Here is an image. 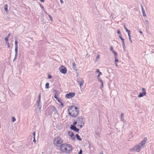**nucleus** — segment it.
I'll return each instance as SVG.
<instances>
[{
  "label": "nucleus",
  "mask_w": 154,
  "mask_h": 154,
  "mask_svg": "<svg viewBox=\"0 0 154 154\" xmlns=\"http://www.w3.org/2000/svg\"><path fill=\"white\" fill-rule=\"evenodd\" d=\"M147 141L146 137L144 138L139 143L134 146L133 148L130 149L132 152H139L145 146V144Z\"/></svg>",
  "instance_id": "1"
},
{
  "label": "nucleus",
  "mask_w": 154,
  "mask_h": 154,
  "mask_svg": "<svg viewBox=\"0 0 154 154\" xmlns=\"http://www.w3.org/2000/svg\"><path fill=\"white\" fill-rule=\"evenodd\" d=\"M60 150L62 153L68 154L72 152L73 148L70 144L64 143L61 145Z\"/></svg>",
  "instance_id": "2"
},
{
  "label": "nucleus",
  "mask_w": 154,
  "mask_h": 154,
  "mask_svg": "<svg viewBox=\"0 0 154 154\" xmlns=\"http://www.w3.org/2000/svg\"><path fill=\"white\" fill-rule=\"evenodd\" d=\"M69 114L72 117H76L78 115L79 110L78 108L75 106H71L68 108Z\"/></svg>",
  "instance_id": "3"
},
{
  "label": "nucleus",
  "mask_w": 154,
  "mask_h": 154,
  "mask_svg": "<svg viewBox=\"0 0 154 154\" xmlns=\"http://www.w3.org/2000/svg\"><path fill=\"white\" fill-rule=\"evenodd\" d=\"M63 140L60 136H58L54 138L53 140L54 145L57 147H60L63 144Z\"/></svg>",
  "instance_id": "4"
},
{
  "label": "nucleus",
  "mask_w": 154,
  "mask_h": 154,
  "mask_svg": "<svg viewBox=\"0 0 154 154\" xmlns=\"http://www.w3.org/2000/svg\"><path fill=\"white\" fill-rule=\"evenodd\" d=\"M41 94H38V99L37 101L36 102V106L39 109V112H41V109L42 107L41 103Z\"/></svg>",
  "instance_id": "5"
},
{
  "label": "nucleus",
  "mask_w": 154,
  "mask_h": 154,
  "mask_svg": "<svg viewBox=\"0 0 154 154\" xmlns=\"http://www.w3.org/2000/svg\"><path fill=\"white\" fill-rule=\"evenodd\" d=\"M78 124L84 125L85 121L84 117L83 116H80L76 119Z\"/></svg>",
  "instance_id": "6"
},
{
  "label": "nucleus",
  "mask_w": 154,
  "mask_h": 154,
  "mask_svg": "<svg viewBox=\"0 0 154 154\" xmlns=\"http://www.w3.org/2000/svg\"><path fill=\"white\" fill-rule=\"evenodd\" d=\"M77 82L79 85L81 91H82V86L83 85V84L84 83V81L83 80L82 78H79L77 79Z\"/></svg>",
  "instance_id": "7"
},
{
  "label": "nucleus",
  "mask_w": 154,
  "mask_h": 154,
  "mask_svg": "<svg viewBox=\"0 0 154 154\" xmlns=\"http://www.w3.org/2000/svg\"><path fill=\"white\" fill-rule=\"evenodd\" d=\"M59 70L60 72L64 74L66 73L67 72V69L66 67L63 66L62 65L59 68Z\"/></svg>",
  "instance_id": "8"
},
{
  "label": "nucleus",
  "mask_w": 154,
  "mask_h": 154,
  "mask_svg": "<svg viewBox=\"0 0 154 154\" xmlns=\"http://www.w3.org/2000/svg\"><path fill=\"white\" fill-rule=\"evenodd\" d=\"M75 95V93L73 92H69V93L66 94L65 95V97L68 99H70L73 97Z\"/></svg>",
  "instance_id": "9"
},
{
  "label": "nucleus",
  "mask_w": 154,
  "mask_h": 154,
  "mask_svg": "<svg viewBox=\"0 0 154 154\" xmlns=\"http://www.w3.org/2000/svg\"><path fill=\"white\" fill-rule=\"evenodd\" d=\"M68 133L70 138L73 140H75V137L73 134V133L72 131H69L68 132Z\"/></svg>",
  "instance_id": "10"
},
{
  "label": "nucleus",
  "mask_w": 154,
  "mask_h": 154,
  "mask_svg": "<svg viewBox=\"0 0 154 154\" xmlns=\"http://www.w3.org/2000/svg\"><path fill=\"white\" fill-rule=\"evenodd\" d=\"M119 37L120 38L121 40H122V46L123 48V50L124 51H125V45L124 42V39L123 38H122L120 35H119Z\"/></svg>",
  "instance_id": "11"
},
{
  "label": "nucleus",
  "mask_w": 154,
  "mask_h": 154,
  "mask_svg": "<svg viewBox=\"0 0 154 154\" xmlns=\"http://www.w3.org/2000/svg\"><path fill=\"white\" fill-rule=\"evenodd\" d=\"M70 128L72 130H73L76 132H78L79 131V129L77 128L76 127L73 125H71Z\"/></svg>",
  "instance_id": "12"
},
{
  "label": "nucleus",
  "mask_w": 154,
  "mask_h": 154,
  "mask_svg": "<svg viewBox=\"0 0 154 154\" xmlns=\"http://www.w3.org/2000/svg\"><path fill=\"white\" fill-rule=\"evenodd\" d=\"M141 9L142 10V11L143 16L144 17H146V15L145 14V11H144V8H143V6H142V5H141Z\"/></svg>",
  "instance_id": "13"
},
{
  "label": "nucleus",
  "mask_w": 154,
  "mask_h": 154,
  "mask_svg": "<svg viewBox=\"0 0 154 154\" xmlns=\"http://www.w3.org/2000/svg\"><path fill=\"white\" fill-rule=\"evenodd\" d=\"M51 109L55 114H56L57 113V108L55 107L54 106H52L51 107Z\"/></svg>",
  "instance_id": "14"
},
{
  "label": "nucleus",
  "mask_w": 154,
  "mask_h": 154,
  "mask_svg": "<svg viewBox=\"0 0 154 154\" xmlns=\"http://www.w3.org/2000/svg\"><path fill=\"white\" fill-rule=\"evenodd\" d=\"M110 51L114 54V55L117 54L116 52L113 50V48L112 46H110Z\"/></svg>",
  "instance_id": "15"
},
{
  "label": "nucleus",
  "mask_w": 154,
  "mask_h": 154,
  "mask_svg": "<svg viewBox=\"0 0 154 154\" xmlns=\"http://www.w3.org/2000/svg\"><path fill=\"white\" fill-rule=\"evenodd\" d=\"M146 94V92H143L142 93H140L139 94L138 96V97H142L143 96L145 95Z\"/></svg>",
  "instance_id": "16"
},
{
  "label": "nucleus",
  "mask_w": 154,
  "mask_h": 154,
  "mask_svg": "<svg viewBox=\"0 0 154 154\" xmlns=\"http://www.w3.org/2000/svg\"><path fill=\"white\" fill-rule=\"evenodd\" d=\"M120 119L121 121L123 122H125V121L124 119V115L123 113H122L120 115Z\"/></svg>",
  "instance_id": "17"
},
{
  "label": "nucleus",
  "mask_w": 154,
  "mask_h": 154,
  "mask_svg": "<svg viewBox=\"0 0 154 154\" xmlns=\"http://www.w3.org/2000/svg\"><path fill=\"white\" fill-rule=\"evenodd\" d=\"M96 72L97 73H98V75L97 76V79L99 78L100 75H102V73L101 72H100L99 71V69H97L96 71Z\"/></svg>",
  "instance_id": "18"
},
{
  "label": "nucleus",
  "mask_w": 154,
  "mask_h": 154,
  "mask_svg": "<svg viewBox=\"0 0 154 154\" xmlns=\"http://www.w3.org/2000/svg\"><path fill=\"white\" fill-rule=\"evenodd\" d=\"M114 59H115L114 62L115 63H117L119 61V60L117 59V54L114 55Z\"/></svg>",
  "instance_id": "19"
},
{
  "label": "nucleus",
  "mask_w": 154,
  "mask_h": 154,
  "mask_svg": "<svg viewBox=\"0 0 154 154\" xmlns=\"http://www.w3.org/2000/svg\"><path fill=\"white\" fill-rule=\"evenodd\" d=\"M54 98L56 99L58 102L59 103H61V100L57 97L56 94H54Z\"/></svg>",
  "instance_id": "20"
},
{
  "label": "nucleus",
  "mask_w": 154,
  "mask_h": 154,
  "mask_svg": "<svg viewBox=\"0 0 154 154\" xmlns=\"http://www.w3.org/2000/svg\"><path fill=\"white\" fill-rule=\"evenodd\" d=\"M8 5L7 4L5 5L4 9H5V12L7 13H8Z\"/></svg>",
  "instance_id": "21"
},
{
  "label": "nucleus",
  "mask_w": 154,
  "mask_h": 154,
  "mask_svg": "<svg viewBox=\"0 0 154 154\" xmlns=\"http://www.w3.org/2000/svg\"><path fill=\"white\" fill-rule=\"evenodd\" d=\"M72 67H73V69L74 70H75V71H77V69H76V68L75 64L74 62H73L72 63Z\"/></svg>",
  "instance_id": "22"
},
{
  "label": "nucleus",
  "mask_w": 154,
  "mask_h": 154,
  "mask_svg": "<svg viewBox=\"0 0 154 154\" xmlns=\"http://www.w3.org/2000/svg\"><path fill=\"white\" fill-rule=\"evenodd\" d=\"M100 58V55L99 54H97V56L96 57V58L95 59V62H97L98 60Z\"/></svg>",
  "instance_id": "23"
},
{
  "label": "nucleus",
  "mask_w": 154,
  "mask_h": 154,
  "mask_svg": "<svg viewBox=\"0 0 154 154\" xmlns=\"http://www.w3.org/2000/svg\"><path fill=\"white\" fill-rule=\"evenodd\" d=\"M18 47H15V55L16 56H17L18 53H17V50H18Z\"/></svg>",
  "instance_id": "24"
},
{
  "label": "nucleus",
  "mask_w": 154,
  "mask_h": 154,
  "mask_svg": "<svg viewBox=\"0 0 154 154\" xmlns=\"http://www.w3.org/2000/svg\"><path fill=\"white\" fill-rule=\"evenodd\" d=\"M76 137L78 140L80 141L82 140V139L80 137V136L78 134H76Z\"/></svg>",
  "instance_id": "25"
},
{
  "label": "nucleus",
  "mask_w": 154,
  "mask_h": 154,
  "mask_svg": "<svg viewBox=\"0 0 154 154\" xmlns=\"http://www.w3.org/2000/svg\"><path fill=\"white\" fill-rule=\"evenodd\" d=\"M49 83L48 82H47L45 84V88L46 89H48L49 88Z\"/></svg>",
  "instance_id": "26"
},
{
  "label": "nucleus",
  "mask_w": 154,
  "mask_h": 154,
  "mask_svg": "<svg viewBox=\"0 0 154 154\" xmlns=\"http://www.w3.org/2000/svg\"><path fill=\"white\" fill-rule=\"evenodd\" d=\"M18 42L17 40H15V47H18V45H17V44H18Z\"/></svg>",
  "instance_id": "27"
},
{
  "label": "nucleus",
  "mask_w": 154,
  "mask_h": 154,
  "mask_svg": "<svg viewBox=\"0 0 154 154\" xmlns=\"http://www.w3.org/2000/svg\"><path fill=\"white\" fill-rule=\"evenodd\" d=\"M16 119L14 117H13L12 118V121L13 122H14L15 121Z\"/></svg>",
  "instance_id": "28"
},
{
  "label": "nucleus",
  "mask_w": 154,
  "mask_h": 154,
  "mask_svg": "<svg viewBox=\"0 0 154 154\" xmlns=\"http://www.w3.org/2000/svg\"><path fill=\"white\" fill-rule=\"evenodd\" d=\"M77 123H78L77 120L76 121H74L73 122V125L75 126L76 125Z\"/></svg>",
  "instance_id": "29"
},
{
  "label": "nucleus",
  "mask_w": 154,
  "mask_h": 154,
  "mask_svg": "<svg viewBox=\"0 0 154 154\" xmlns=\"http://www.w3.org/2000/svg\"><path fill=\"white\" fill-rule=\"evenodd\" d=\"M110 18L111 19H114V14L112 13H111V15L110 16Z\"/></svg>",
  "instance_id": "30"
},
{
  "label": "nucleus",
  "mask_w": 154,
  "mask_h": 154,
  "mask_svg": "<svg viewBox=\"0 0 154 154\" xmlns=\"http://www.w3.org/2000/svg\"><path fill=\"white\" fill-rule=\"evenodd\" d=\"M126 32L128 33V36L130 35V30L128 29Z\"/></svg>",
  "instance_id": "31"
},
{
  "label": "nucleus",
  "mask_w": 154,
  "mask_h": 154,
  "mask_svg": "<svg viewBox=\"0 0 154 154\" xmlns=\"http://www.w3.org/2000/svg\"><path fill=\"white\" fill-rule=\"evenodd\" d=\"M128 36L129 39L130 41V42L131 43H132V40L131 39V35H128Z\"/></svg>",
  "instance_id": "32"
},
{
  "label": "nucleus",
  "mask_w": 154,
  "mask_h": 154,
  "mask_svg": "<svg viewBox=\"0 0 154 154\" xmlns=\"http://www.w3.org/2000/svg\"><path fill=\"white\" fill-rule=\"evenodd\" d=\"M39 5H40V7L41 8H42L43 9V10L44 11H45V9H44L43 6H42V5L40 3H39Z\"/></svg>",
  "instance_id": "33"
},
{
  "label": "nucleus",
  "mask_w": 154,
  "mask_h": 154,
  "mask_svg": "<svg viewBox=\"0 0 154 154\" xmlns=\"http://www.w3.org/2000/svg\"><path fill=\"white\" fill-rule=\"evenodd\" d=\"M48 17H49L50 20L51 21H53L52 18V17L51 16V15L49 14H48Z\"/></svg>",
  "instance_id": "34"
},
{
  "label": "nucleus",
  "mask_w": 154,
  "mask_h": 154,
  "mask_svg": "<svg viewBox=\"0 0 154 154\" xmlns=\"http://www.w3.org/2000/svg\"><path fill=\"white\" fill-rule=\"evenodd\" d=\"M83 125V124H79L77 125V126L78 127L79 126L80 128H82Z\"/></svg>",
  "instance_id": "35"
},
{
  "label": "nucleus",
  "mask_w": 154,
  "mask_h": 154,
  "mask_svg": "<svg viewBox=\"0 0 154 154\" xmlns=\"http://www.w3.org/2000/svg\"><path fill=\"white\" fill-rule=\"evenodd\" d=\"M124 29H125V30L126 31L127 30H128V29H127V28H126V27L125 26V25H124Z\"/></svg>",
  "instance_id": "36"
},
{
  "label": "nucleus",
  "mask_w": 154,
  "mask_h": 154,
  "mask_svg": "<svg viewBox=\"0 0 154 154\" xmlns=\"http://www.w3.org/2000/svg\"><path fill=\"white\" fill-rule=\"evenodd\" d=\"M17 56H16V55H15V57L14 58V60H13V61H14L16 60L17 59Z\"/></svg>",
  "instance_id": "37"
},
{
  "label": "nucleus",
  "mask_w": 154,
  "mask_h": 154,
  "mask_svg": "<svg viewBox=\"0 0 154 154\" xmlns=\"http://www.w3.org/2000/svg\"><path fill=\"white\" fill-rule=\"evenodd\" d=\"M5 40L6 41V43L8 42V37H6L5 38Z\"/></svg>",
  "instance_id": "38"
},
{
  "label": "nucleus",
  "mask_w": 154,
  "mask_h": 154,
  "mask_svg": "<svg viewBox=\"0 0 154 154\" xmlns=\"http://www.w3.org/2000/svg\"><path fill=\"white\" fill-rule=\"evenodd\" d=\"M117 34H120V35H121L120 32V31L119 30H117Z\"/></svg>",
  "instance_id": "39"
},
{
  "label": "nucleus",
  "mask_w": 154,
  "mask_h": 154,
  "mask_svg": "<svg viewBox=\"0 0 154 154\" xmlns=\"http://www.w3.org/2000/svg\"><path fill=\"white\" fill-rule=\"evenodd\" d=\"M35 132H33V138L35 137Z\"/></svg>",
  "instance_id": "40"
},
{
  "label": "nucleus",
  "mask_w": 154,
  "mask_h": 154,
  "mask_svg": "<svg viewBox=\"0 0 154 154\" xmlns=\"http://www.w3.org/2000/svg\"><path fill=\"white\" fill-rule=\"evenodd\" d=\"M145 22L147 24H148V23H149V22H148V20H145Z\"/></svg>",
  "instance_id": "41"
},
{
  "label": "nucleus",
  "mask_w": 154,
  "mask_h": 154,
  "mask_svg": "<svg viewBox=\"0 0 154 154\" xmlns=\"http://www.w3.org/2000/svg\"><path fill=\"white\" fill-rule=\"evenodd\" d=\"M82 149H81L79 152V153H78V154H82Z\"/></svg>",
  "instance_id": "42"
},
{
  "label": "nucleus",
  "mask_w": 154,
  "mask_h": 154,
  "mask_svg": "<svg viewBox=\"0 0 154 154\" xmlns=\"http://www.w3.org/2000/svg\"><path fill=\"white\" fill-rule=\"evenodd\" d=\"M142 90L143 91V92H146V90H145V89L144 88H142Z\"/></svg>",
  "instance_id": "43"
},
{
  "label": "nucleus",
  "mask_w": 154,
  "mask_h": 154,
  "mask_svg": "<svg viewBox=\"0 0 154 154\" xmlns=\"http://www.w3.org/2000/svg\"><path fill=\"white\" fill-rule=\"evenodd\" d=\"M6 43L8 44V47L9 48H10V45H9V43L8 42H7V43Z\"/></svg>",
  "instance_id": "44"
},
{
  "label": "nucleus",
  "mask_w": 154,
  "mask_h": 154,
  "mask_svg": "<svg viewBox=\"0 0 154 154\" xmlns=\"http://www.w3.org/2000/svg\"><path fill=\"white\" fill-rule=\"evenodd\" d=\"M52 78V76L51 75H49L48 76V78L50 79Z\"/></svg>",
  "instance_id": "45"
},
{
  "label": "nucleus",
  "mask_w": 154,
  "mask_h": 154,
  "mask_svg": "<svg viewBox=\"0 0 154 154\" xmlns=\"http://www.w3.org/2000/svg\"><path fill=\"white\" fill-rule=\"evenodd\" d=\"M33 141L35 143H36V140H35V137H34V139L33 140Z\"/></svg>",
  "instance_id": "46"
},
{
  "label": "nucleus",
  "mask_w": 154,
  "mask_h": 154,
  "mask_svg": "<svg viewBox=\"0 0 154 154\" xmlns=\"http://www.w3.org/2000/svg\"><path fill=\"white\" fill-rule=\"evenodd\" d=\"M60 3L62 4H63V1H62V0H60Z\"/></svg>",
  "instance_id": "47"
},
{
  "label": "nucleus",
  "mask_w": 154,
  "mask_h": 154,
  "mask_svg": "<svg viewBox=\"0 0 154 154\" xmlns=\"http://www.w3.org/2000/svg\"><path fill=\"white\" fill-rule=\"evenodd\" d=\"M61 104V105L63 106V104L61 101V103H60Z\"/></svg>",
  "instance_id": "48"
},
{
  "label": "nucleus",
  "mask_w": 154,
  "mask_h": 154,
  "mask_svg": "<svg viewBox=\"0 0 154 154\" xmlns=\"http://www.w3.org/2000/svg\"><path fill=\"white\" fill-rule=\"evenodd\" d=\"M97 79H98V81H100V82H102V80L101 79H100L99 78Z\"/></svg>",
  "instance_id": "49"
},
{
  "label": "nucleus",
  "mask_w": 154,
  "mask_h": 154,
  "mask_svg": "<svg viewBox=\"0 0 154 154\" xmlns=\"http://www.w3.org/2000/svg\"><path fill=\"white\" fill-rule=\"evenodd\" d=\"M139 32L141 34H142L143 33V32H142L140 30H139Z\"/></svg>",
  "instance_id": "50"
},
{
  "label": "nucleus",
  "mask_w": 154,
  "mask_h": 154,
  "mask_svg": "<svg viewBox=\"0 0 154 154\" xmlns=\"http://www.w3.org/2000/svg\"><path fill=\"white\" fill-rule=\"evenodd\" d=\"M103 83H102V85H101V88H103Z\"/></svg>",
  "instance_id": "51"
},
{
  "label": "nucleus",
  "mask_w": 154,
  "mask_h": 154,
  "mask_svg": "<svg viewBox=\"0 0 154 154\" xmlns=\"http://www.w3.org/2000/svg\"><path fill=\"white\" fill-rule=\"evenodd\" d=\"M41 2H44V0H39Z\"/></svg>",
  "instance_id": "52"
},
{
  "label": "nucleus",
  "mask_w": 154,
  "mask_h": 154,
  "mask_svg": "<svg viewBox=\"0 0 154 154\" xmlns=\"http://www.w3.org/2000/svg\"><path fill=\"white\" fill-rule=\"evenodd\" d=\"M115 66H117V67L118 66V65H117V63H115Z\"/></svg>",
  "instance_id": "53"
},
{
  "label": "nucleus",
  "mask_w": 154,
  "mask_h": 154,
  "mask_svg": "<svg viewBox=\"0 0 154 154\" xmlns=\"http://www.w3.org/2000/svg\"><path fill=\"white\" fill-rule=\"evenodd\" d=\"M96 134L99 136L100 135V134L99 133H96Z\"/></svg>",
  "instance_id": "54"
},
{
  "label": "nucleus",
  "mask_w": 154,
  "mask_h": 154,
  "mask_svg": "<svg viewBox=\"0 0 154 154\" xmlns=\"http://www.w3.org/2000/svg\"><path fill=\"white\" fill-rule=\"evenodd\" d=\"M45 11V13L46 14H48H48L46 13V11H45H45Z\"/></svg>",
  "instance_id": "55"
},
{
  "label": "nucleus",
  "mask_w": 154,
  "mask_h": 154,
  "mask_svg": "<svg viewBox=\"0 0 154 154\" xmlns=\"http://www.w3.org/2000/svg\"><path fill=\"white\" fill-rule=\"evenodd\" d=\"M10 35V34H9L8 35V37H9V36Z\"/></svg>",
  "instance_id": "56"
},
{
  "label": "nucleus",
  "mask_w": 154,
  "mask_h": 154,
  "mask_svg": "<svg viewBox=\"0 0 154 154\" xmlns=\"http://www.w3.org/2000/svg\"><path fill=\"white\" fill-rule=\"evenodd\" d=\"M76 74H77V76L78 75V73H77V72H76Z\"/></svg>",
  "instance_id": "57"
},
{
  "label": "nucleus",
  "mask_w": 154,
  "mask_h": 154,
  "mask_svg": "<svg viewBox=\"0 0 154 154\" xmlns=\"http://www.w3.org/2000/svg\"><path fill=\"white\" fill-rule=\"evenodd\" d=\"M101 82V85H102V83H103V82Z\"/></svg>",
  "instance_id": "58"
},
{
  "label": "nucleus",
  "mask_w": 154,
  "mask_h": 154,
  "mask_svg": "<svg viewBox=\"0 0 154 154\" xmlns=\"http://www.w3.org/2000/svg\"><path fill=\"white\" fill-rule=\"evenodd\" d=\"M1 128V125L0 124V128Z\"/></svg>",
  "instance_id": "59"
},
{
  "label": "nucleus",
  "mask_w": 154,
  "mask_h": 154,
  "mask_svg": "<svg viewBox=\"0 0 154 154\" xmlns=\"http://www.w3.org/2000/svg\"><path fill=\"white\" fill-rule=\"evenodd\" d=\"M100 154H103V153H100Z\"/></svg>",
  "instance_id": "60"
}]
</instances>
